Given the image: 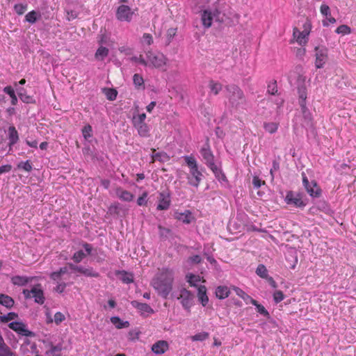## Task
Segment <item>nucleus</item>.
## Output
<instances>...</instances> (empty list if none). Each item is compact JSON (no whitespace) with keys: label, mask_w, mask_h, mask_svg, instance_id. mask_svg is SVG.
<instances>
[{"label":"nucleus","mask_w":356,"mask_h":356,"mask_svg":"<svg viewBox=\"0 0 356 356\" xmlns=\"http://www.w3.org/2000/svg\"><path fill=\"white\" fill-rule=\"evenodd\" d=\"M31 292H32V298H34L35 302L40 305H42L44 302L45 298L40 284H35L31 289Z\"/></svg>","instance_id":"nucleus-15"},{"label":"nucleus","mask_w":356,"mask_h":356,"mask_svg":"<svg viewBox=\"0 0 356 356\" xmlns=\"http://www.w3.org/2000/svg\"><path fill=\"white\" fill-rule=\"evenodd\" d=\"M267 92L270 95H275L277 92V81H273L268 83Z\"/></svg>","instance_id":"nucleus-55"},{"label":"nucleus","mask_w":356,"mask_h":356,"mask_svg":"<svg viewBox=\"0 0 356 356\" xmlns=\"http://www.w3.org/2000/svg\"><path fill=\"white\" fill-rule=\"evenodd\" d=\"M115 275L123 283L131 284L134 282V275L131 273L127 272L126 270H117L115 271Z\"/></svg>","instance_id":"nucleus-23"},{"label":"nucleus","mask_w":356,"mask_h":356,"mask_svg":"<svg viewBox=\"0 0 356 356\" xmlns=\"http://www.w3.org/2000/svg\"><path fill=\"white\" fill-rule=\"evenodd\" d=\"M92 128L90 124L84 126L82 129V134L86 140H88L89 138L92 137Z\"/></svg>","instance_id":"nucleus-52"},{"label":"nucleus","mask_w":356,"mask_h":356,"mask_svg":"<svg viewBox=\"0 0 356 356\" xmlns=\"http://www.w3.org/2000/svg\"><path fill=\"white\" fill-rule=\"evenodd\" d=\"M8 327L17 332L18 334L25 336V337H31L33 335V333L26 328V325L22 322L19 321H13L8 324Z\"/></svg>","instance_id":"nucleus-11"},{"label":"nucleus","mask_w":356,"mask_h":356,"mask_svg":"<svg viewBox=\"0 0 356 356\" xmlns=\"http://www.w3.org/2000/svg\"><path fill=\"white\" fill-rule=\"evenodd\" d=\"M104 94L107 98V99L110 101H113L116 99L118 95V92L114 88H104Z\"/></svg>","instance_id":"nucleus-44"},{"label":"nucleus","mask_w":356,"mask_h":356,"mask_svg":"<svg viewBox=\"0 0 356 356\" xmlns=\"http://www.w3.org/2000/svg\"><path fill=\"white\" fill-rule=\"evenodd\" d=\"M111 322L118 329H122L124 327H128L129 326V322L127 321H123L118 316H113L111 318Z\"/></svg>","instance_id":"nucleus-31"},{"label":"nucleus","mask_w":356,"mask_h":356,"mask_svg":"<svg viewBox=\"0 0 356 356\" xmlns=\"http://www.w3.org/2000/svg\"><path fill=\"white\" fill-rule=\"evenodd\" d=\"M170 196V192L168 188L160 192L159 194V204L156 207V209L159 211L168 210L171 204Z\"/></svg>","instance_id":"nucleus-9"},{"label":"nucleus","mask_w":356,"mask_h":356,"mask_svg":"<svg viewBox=\"0 0 356 356\" xmlns=\"http://www.w3.org/2000/svg\"><path fill=\"white\" fill-rule=\"evenodd\" d=\"M134 127L138 129V134L142 137L147 136L149 128L146 123L135 124Z\"/></svg>","instance_id":"nucleus-40"},{"label":"nucleus","mask_w":356,"mask_h":356,"mask_svg":"<svg viewBox=\"0 0 356 356\" xmlns=\"http://www.w3.org/2000/svg\"><path fill=\"white\" fill-rule=\"evenodd\" d=\"M298 93L299 95L298 103L300 106H306L307 88L305 85L298 87Z\"/></svg>","instance_id":"nucleus-30"},{"label":"nucleus","mask_w":356,"mask_h":356,"mask_svg":"<svg viewBox=\"0 0 356 356\" xmlns=\"http://www.w3.org/2000/svg\"><path fill=\"white\" fill-rule=\"evenodd\" d=\"M188 261L191 264H198L202 262V258L200 255L196 254L188 257Z\"/></svg>","instance_id":"nucleus-59"},{"label":"nucleus","mask_w":356,"mask_h":356,"mask_svg":"<svg viewBox=\"0 0 356 356\" xmlns=\"http://www.w3.org/2000/svg\"><path fill=\"white\" fill-rule=\"evenodd\" d=\"M251 304L256 307L257 312L264 317H268L269 312L268 310L261 304H259L256 300H251Z\"/></svg>","instance_id":"nucleus-38"},{"label":"nucleus","mask_w":356,"mask_h":356,"mask_svg":"<svg viewBox=\"0 0 356 356\" xmlns=\"http://www.w3.org/2000/svg\"><path fill=\"white\" fill-rule=\"evenodd\" d=\"M209 88L211 89V91L214 95H216L222 90V85L218 82H214L213 81H211L209 82Z\"/></svg>","instance_id":"nucleus-47"},{"label":"nucleus","mask_w":356,"mask_h":356,"mask_svg":"<svg viewBox=\"0 0 356 356\" xmlns=\"http://www.w3.org/2000/svg\"><path fill=\"white\" fill-rule=\"evenodd\" d=\"M33 280L32 277L15 275L11 278V282L14 285L26 286L29 282Z\"/></svg>","instance_id":"nucleus-26"},{"label":"nucleus","mask_w":356,"mask_h":356,"mask_svg":"<svg viewBox=\"0 0 356 356\" xmlns=\"http://www.w3.org/2000/svg\"><path fill=\"white\" fill-rule=\"evenodd\" d=\"M321 14L326 17V19L323 20V25L324 26H328L329 23L334 24L336 22L334 17L331 16L330 7L326 4H322L321 6Z\"/></svg>","instance_id":"nucleus-19"},{"label":"nucleus","mask_w":356,"mask_h":356,"mask_svg":"<svg viewBox=\"0 0 356 356\" xmlns=\"http://www.w3.org/2000/svg\"><path fill=\"white\" fill-rule=\"evenodd\" d=\"M174 273L172 270L162 268L153 278L152 286L158 295L164 299H167L172 289Z\"/></svg>","instance_id":"nucleus-1"},{"label":"nucleus","mask_w":356,"mask_h":356,"mask_svg":"<svg viewBox=\"0 0 356 356\" xmlns=\"http://www.w3.org/2000/svg\"><path fill=\"white\" fill-rule=\"evenodd\" d=\"M184 159L190 169V174L187 177L188 184L197 188L202 179L203 175L198 170L197 161L193 156H185Z\"/></svg>","instance_id":"nucleus-3"},{"label":"nucleus","mask_w":356,"mask_h":356,"mask_svg":"<svg viewBox=\"0 0 356 356\" xmlns=\"http://www.w3.org/2000/svg\"><path fill=\"white\" fill-rule=\"evenodd\" d=\"M134 12L127 5L122 4L118 7L115 13L116 19L120 22H130L132 20Z\"/></svg>","instance_id":"nucleus-7"},{"label":"nucleus","mask_w":356,"mask_h":356,"mask_svg":"<svg viewBox=\"0 0 356 356\" xmlns=\"http://www.w3.org/2000/svg\"><path fill=\"white\" fill-rule=\"evenodd\" d=\"M209 168L213 172V173L215 175V177L220 181V182H228V179L225 175V173L222 172L220 167H218L216 163L213 165H211L209 167Z\"/></svg>","instance_id":"nucleus-24"},{"label":"nucleus","mask_w":356,"mask_h":356,"mask_svg":"<svg viewBox=\"0 0 356 356\" xmlns=\"http://www.w3.org/2000/svg\"><path fill=\"white\" fill-rule=\"evenodd\" d=\"M197 297L203 307H205L208 304L209 298L207 295V288L204 285H200L198 286Z\"/></svg>","instance_id":"nucleus-25"},{"label":"nucleus","mask_w":356,"mask_h":356,"mask_svg":"<svg viewBox=\"0 0 356 356\" xmlns=\"http://www.w3.org/2000/svg\"><path fill=\"white\" fill-rule=\"evenodd\" d=\"M303 195L300 193L295 194L293 191H289L285 197V202L289 205H293L298 208H303L307 202L302 200Z\"/></svg>","instance_id":"nucleus-5"},{"label":"nucleus","mask_w":356,"mask_h":356,"mask_svg":"<svg viewBox=\"0 0 356 356\" xmlns=\"http://www.w3.org/2000/svg\"><path fill=\"white\" fill-rule=\"evenodd\" d=\"M286 260L287 261L290 262L289 268L291 269H295L298 263V257L296 252L293 250L291 251L289 253V257H286Z\"/></svg>","instance_id":"nucleus-41"},{"label":"nucleus","mask_w":356,"mask_h":356,"mask_svg":"<svg viewBox=\"0 0 356 356\" xmlns=\"http://www.w3.org/2000/svg\"><path fill=\"white\" fill-rule=\"evenodd\" d=\"M225 88L228 92L227 97L232 107L238 108L241 105L245 103L244 93L238 86L235 84L227 85Z\"/></svg>","instance_id":"nucleus-4"},{"label":"nucleus","mask_w":356,"mask_h":356,"mask_svg":"<svg viewBox=\"0 0 356 356\" xmlns=\"http://www.w3.org/2000/svg\"><path fill=\"white\" fill-rule=\"evenodd\" d=\"M158 229L160 237L163 239H166L168 236V234L171 232L170 229L165 228L161 225L158 226Z\"/></svg>","instance_id":"nucleus-51"},{"label":"nucleus","mask_w":356,"mask_h":356,"mask_svg":"<svg viewBox=\"0 0 356 356\" xmlns=\"http://www.w3.org/2000/svg\"><path fill=\"white\" fill-rule=\"evenodd\" d=\"M177 299H181V304L183 308L187 312H191V308L194 304V294L185 288L180 290V295Z\"/></svg>","instance_id":"nucleus-6"},{"label":"nucleus","mask_w":356,"mask_h":356,"mask_svg":"<svg viewBox=\"0 0 356 356\" xmlns=\"http://www.w3.org/2000/svg\"><path fill=\"white\" fill-rule=\"evenodd\" d=\"M85 257H86V254L83 252V250H79L74 252L73 254L72 259L76 263H80Z\"/></svg>","instance_id":"nucleus-46"},{"label":"nucleus","mask_w":356,"mask_h":356,"mask_svg":"<svg viewBox=\"0 0 356 356\" xmlns=\"http://www.w3.org/2000/svg\"><path fill=\"white\" fill-rule=\"evenodd\" d=\"M17 168L23 169L26 172H31L32 170V165L29 160L21 161L18 163Z\"/></svg>","instance_id":"nucleus-49"},{"label":"nucleus","mask_w":356,"mask_h":356,"mask_svg":"<svg viewBox=\"0 0 356 356\" xmlns=\"http://www.w3.org/2000/svg\"><path fill=\"white\" fill-rule=\"evenodd\" d=\"M284 299V295L282 291L277 290L273 293V300L275 303H279Z\"/></svg>","instance_id":"nucleus-58"},{"label":"nucleus","mask_w":356,"mask_h":356,"mask_svg":"<svg viewBox=\"0 0 356 356\" xmlns=\"http://www.w3.org/2000/svg\"><path fill=\"white\" fill-rule=\"evenodd\" d=\"M16 91L19 98L25 104H36L33 96L27 94L26 90L23 87H17Z\"/></svg>","instance_id":"nucleus-18"},{"label":"nucleus","mask_w":356,"mask_h":356,"mask_svg":"<svg viewBox=\"0 0 356 356\" xmlns=\"http://www.w3.org/2000/svg\"><path fill=\"white\" fill-rule=\"evenodd\" d=\"M8 147L9 149L8 154H10V152L13 149V146L15 145L17 141L19 140V134L13 125H11L8 127Z\"/></svg>","instance_id":"nucleus-16"},{"label":"nucleus","mask_w":356,"mask_h":356,"mask_svg":"<svg viewBox=\"0 0 356 356\" xmlns=\"http://www.w3.org/2000/svg\"><path fill=\"white\" fill-rule=\"evenodd\" d=\"M27 8L28 5L26 3H16L14 6V10L17 15H22L26 12Z\"/></svg>","instance_id":"nucleus-48"},{"label":"nucleus","mask_w":356,"mask_h":356,"mask_svg":"<svg viewBox=\"0 0 356 356\" xmlns=\"http://www.w3.org/2000/svg\"><path fill=\"white\" fill-rule=\"evenodd\" d=\"M316 51V62L315 65L316 68H322L323 67L324 63H325L327 49L325 47H315Z\"/></svg>","instance_id":"nucleus-12"},{"label":"nucleus","mask_w":356,"mask_h":356,"mask_svg":"<svg viewBox=\"0 0 356 356\" xmlns=\"http://www.w3.org/2000/svg\"><path fill=\"white\" fill-rule=\"evenodd\" d=\"M65 319V317L63 314L60 312H56L54 314V322L56 325H59L61 322H63Z\"/></svg>","instance_id":"nucleus-60"},{"label":"nucleus","mask_w":356,"mask_h":356,"mask_svg":"<svg viewBox=\"0 0 356 356\" xmlns=\"http://www.w3.org/2000/svg\"><path fill=\"white\" fill-rule=\"evenodd\" d=\"M3 92L8 95L11 99V104L13 106L17 105L18 102V99L17 95H15V90L11 86H6L3 88Z\"/></svg>","instance_id":"nucleus-36"},{"label":"nucleus","mask_w":356,"mask_h":356,"mask_svg":"<svg viewBox=\"0 0 356 356\" xmlns=\"http://www.w3.org/2000/svg\"><path fill=\"white\" fill-rule=\"evenodd\" d=\"M147 58L150 64L154 67H161L165 64V56L162 54H154L150 51L147 54Z\"/></svg>","instance_id":"nucleus-13"},{"label":"nucleus","mask_w":356,"mask_h":356,"mask_svg":"<svg viewBox=\"0 0 356 356\" xmlns=\"http://www.w3.org/2000/svg\"><path fill=\"white\" fill-rule=\"evenodd\" d=\"M131 305L136 309H137L141 314H154V310L147 303L140 302L137 300H133L131 302Z\"/></svg>","instance_id":"nucleus-21"},{"label":"nucleus","mask_w":356,"mask_h":356,"mask_svg":"<svg viewBox=\"0 0 356 356\" xmlns=\"http://www.w3.org/2000/svg\"><path fill=\"white\" fill-rule=\"evenodd\" d=\"M209 333L206 332H202L200 333H197L192 337L193 341H203L209 338Z\"/></svg>","instance_id":"nucleus-53"},{"label":"nucleus","mask_w":356,"mask_h":356,"mask_svg":"<svg viewBox=\"0 0 356 356\" xmlns=\"http://www.w3.org/2000/svg\"><path fill=\"white\" fill-rule=\"evenodd\" d=\"M66 13H67V19L69 21L76 19L78 16L77 12H76L75 10H66Z\"/></svg>","instance_id":"nucleus-64"},{"label":"nucleus","mask_w":356,"mask_h":356,"mask_svg":"<svg viewBox=\"0 0 356 356\" xmlns=\"http://www.w3.org/2000/svg\"><path fill=\"white\" fill-rule=\"evenodd\" d=\"M63 350V344L59 343L56 345L50 344V349L46 352V355H52L53 356H62L60 351Z\"/></svg>","instance_id":"nucleus-34"},{"label":"nucleus","mask_w":356,"mask_h":356,"mask_svg":"<svg viewBox=\"0 0 356 356\" xmlns=\"http://www.w3.org/2000/svg\"><path fill=\"white\" fill-rule=\"evenodd\" d=\"M335 32L338 34H349L351 33V29L347 25L342 24L337 28Z\"/></svg>","instance_id":"nucleus-50"},{"label":"nucleus","mask_w":356,"mask_h":356,"mask_svg":"<svg viewBox=\"0 0 356 356\" xmlns=\"http://www.w3.org/2000/svg\"><path fill=\"white\" fill-rule=\"evenodd\" d=\"M147 191L143 192L142 195L138 198L137 204L138 206H146L147 204Z\"/></svg>","instance_id":"nucleus-56"},{"label":"nucleus","mask_w":356,"mask_h":356,"mask_svg":"<svg viewBox=\"0 0 356 356\" xmlns=\"http://www.w3.org/2000/svg\"><path fill=\"white\" fill-rule=\"evenodd\" d=\"M256 274L263 279H266L268 276V270L264 264L258 265L256 269Z\"/></svg>","instance_id":"nucleus-43"},{"label":"nucleus","mask_w":356,"mask_h":356,"mask_svg":"<svg viewBox=\"0 0 356 356\" xmlns=\"http://www.w3.org/2000/svg\"><path fill=\"white\" fill-rule=\"evenodd\" d=\"M279 124L276 122H264V129L269 134H274L277 131Z\"/></svg>","instance_id":"nucleus-42"},{"label":"nucleus","mask_w":356,"mask_h":356,"mask_svg":"<svg viewBox=\"0 0 356 356\" xmlns=\"http://www.w3.org/2000/svg\"><path fill=\"white\" fill-rule=\"evenodd\" d=\"M40 17V13L35 10H32L26 15L25 20L26 22L33 24H35Z\"/></svg>","instance_id":"nucleus-32"},{"label":"nucleus","mask_w":356,"mask_h":356,"mask_svg":"<svg viewBox=\"0 0 356 356\" xmlns=\"http://www.w3.org/2000/svg\"><path fill=\"white\" fill-rule=\"evenodd\" d=\"M0 356H17V355L6 345L0 350Z\"/></svg>","instance_id":"nucleus-54"},{"label":"nucleus","mask_w":356,"mask_h":356,"mask_svg":"<svg viewBox=\"0 0 356 356\" xmlns=\"http://www.w3.org/2000/svg\"><path fill=\"white\" fill-rule=\"evenodd\" d=\"M169 348L168 343L164 340H160L153 344L152 350L156 355H161L165 353Z\"/></svg>","instance_id":"nucleus-22"},{"label":"nucleus","mask_w":356,"mask_h":356,"mask_svg":"<svg viewBox=\"0 0 356 356\" xmlns=\"http://www.w3.org/2000/svg\"><path fill=\"white\" fill-rule=\"evenodd\" d=\"M67 266L71 270L80 273L86 277L97 278L100 276V274L98 272L94 270L92 267L85 268L82 266H77L72 263H67Z\"/></svg>","instance_id":"nucleus-10"},{"label":"nucleus","mask_w":356,"mask_h":356,"mask_svg":"<svg viewBox=\"0 0 356 356\" xmlns=\"http://www.w3.org/2000/svg\"><path fill=\"white\" fill-rule=\"evenodd\" d=\"M117 196L123 201L131 202L134 199V195L128 191L118 188L116 190Z\"/></svg>","instance_id":"nucleus-28"},{"label":"nucleus","mask_w":356,"mask_h":356,"mask_svg":"<svg viewBox=\"0 0 356 356\" xmlns=\"http://www.w3.org/2000/svg\"><path fill=\"white\" fill-rule=\"evenodd\" d=\"M309 30L300 31L295 27L293 31V36L296 39L297 42L301 45H305L308 41Z\"/></svg>","instance_id":"nucleus-17"},{"label":"nucleus","mask_w":356,"mask_h":356,"mask_svg":"<svg viewBox=\"0 0 356 356\" xmlns=\"http://www.w3.org/2000/svg\"><path fill=\"white\" fill-rule=\"evenodd\" d=\"M145 118H146L145 113L139 114L137 117L134 116L133 118L134 124H139V123H145Z\"/></svg>","instance_id":"nucleus-61"},{"label":"nucleus","mask_w":356,"mask_h":356,"mask_svg":"<svg viewBox=\"0 0 356 356\" xmlns=\"http://www.w3.org/2000/svg\"><path fill=\"white\" fill-rule=\"evenodd\" d=\"M216 296L220 300H223L229 296L230 290L227 286H218L216 289Z\"/></svg>","instance_id":"nucleus-27"},{"label":"nucleus","mask_w":356,"mask_h":356,"mask_svg":"<svg viewBox=\"0 0 356 356\" xmlns=\"http://www.w3.org/2000/svg\"><path fill=\"white\" fill-rule=\"evenodd\" d=\"M311 184L314 188L309 189L308 188H305L307 192L312 197H319L322 194V190L318 186L316 181L312 180Z\"/></svg>","instance_id":"nucleus-29"},{"label":"nucleus","mask_w":356,"mask_h":356,"mask_svg":"<svg viewBox=\"0 0 356 356\" xmlns=\"http://www.w3.org/2000/svg\"><path fill=\"white\" fill-rule=\"evenodd\" d=\"M224 3L220 0L215 2L211 7L206 8L201 11V21L205 29L211 26L213 20L222 23L225 21V13L223 10Z\"/></svg>","instance_id":"nucleus-2"},{"label":"nucleus","mask_w":356,"mask_h":356,"mask_svg":"<svg viewBox=\"0 0 356 356\" xmlns=\"http://www.w3.org/2000/svg\"><path fill=\"white\" fill-rule=\"evenodd\" d=\"M200 153L202 156V159L204 161L205 165L209 168L211 165L215 164L214 155L211 151L209 138H207L206 143L201 147L200 150Z\"/></svg>","instance_id":"nucleus-8"},{"label":"nucleus","mask_w":356,"mask_h":356,"mask_svg":"<svg viewBox=\"0 0 356 356\" xmlns=\"http://www.w3.org/2000/svg\"><path fill=\"white\" fill-rule=\"evenodd\" d=\"M14 300L10 296L6 294H0V305L10 309L14 305Z\"/></svg>","instance_id":"nucleus-33"},{"label":"nucleus","mask_w":356,"mask_h":356,"mask_svg":"<svg viewBox=\"0 0 356 356\" xmlns=\"http://www.w3.org/2000/svg\"><path fill=\"white\" fill-rule=\"evenodd\" d=\"M18 317L17 314L15 312H9L6 315L0 316V323H8L9 321L14 320Z\"/></svg>","instance_id":"nucleus-45"},{"label":"nucleus","mask_w":356,"mask_h":356,"mask_svg":"<svg viewBox=\"0 0 356 356\" xmlns=\"http://www.w3.org/2000/svg\"><path fill=\"white\" fill-rule=\"evenodd\" d=\"M143 42L147 45L152 44L153 43L152 35L150 33H144L143 35Z\"/></svg>","instance_id":"nucleus-63"},{"label":"nucleus","mask_w":356,"mask_h":356,"mask_svg":"<svg viewBox=\"0 0 356 356\" xmlns=\"http://www.w3.org/2000/svg\"><path fill=\"white\" fill-rule=\"evenodd\" d=\"M177 33V29L175 28H170L167 31V44H169L171 41L172 40L173 38L176 35Z\"/></svg>","instance_id":"nucleus-57"},{"label":"nucleus","mask_w":356,"mask_h":356,"mask_svg":"<svg viewBox=\"0 0 356 356\" xmlns=\"http://www.w3.org/2000/svg\"><path fill=\"white\" fill-rule=\"evenodd\" d=\"M133 82L137 89H145L144 79L143 76L138 74L133 76Z\"/></svg>","instance_id":"nucleus-39"},{"label":"nucleus","mask_w":356,"mask_h":356,"mask_svg":"<svg viewBox=\"0 0 356 356\" xmlns=\"http://www.w3.org/2000/svg\"><path fill=\"white\" fill-rule=\"evenodd\" d=\"M233 289L235 291L236 294L240 298H241L246 303H248V302L251 303V300H254L241 289L237 286H233Z\"/></svg>","instance_id":"nucleus-37"},{"label":"nucleus","mask_w":356,"mask_h":356,"mask_svg":"<svg viewBox=\"0 0 356 356\" xmlns=\"http://www.w3.org/2000/svg\"><path fill=\"white\" fill-rule=\"evenodd\" d=\"M301 112L302 114L303 122L302 127L307 128H312L314 127V119L312 113L306 106H300Z\"/></svg>","instance_id":"nucleus-14"},{"label":"nucleus","mask_w":356,"mask_h":356,"mask_svg":"<svg viewBox=\"0 0 356 356\" xmlns=\"http://www.w3.org/2000/svg\"><path fill=\"white\" fill-rule=\"evenodd\" d=\"M108 53H109V50L108 48L103 47V46H100L97 49V50L95 54V57L97 60L102 61L105 59L106 57L108 56Z\"/></svg>","instance_id":"nucleus-35"},{"label":"nucleus","mask_w":356,"mask_h":356,"mask_svg":"<svg viewBox=\"0 0 356 356\" xmlns=\"http://www.w3.org/2000/svg\"><path fill=\"white\" fill-rule=\"evenodd\" d=\"M174 216L175 219L187 225L190 224L195 219L193 216L192 212L189 210H186L183 213L177 211L175 213Z\"/></svg>","instance_id":"nucleus-20"},{"label":"nucleus","mask_w":356,"mask_h":356,"mask_svg":"<svg viewBox=\"0 0 356 356\" xmlns=\"http://www.w3.org/2000/svg\"><path fill=\"white\" fill-rule=\"evenodd\" d=\"M252 184L255 188H259L262 184H265V181H261L258 176H254L252 179Z\"/></svg>","instance_id":"nucleus-62"}]
</instances>
